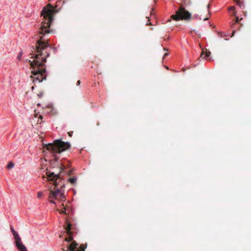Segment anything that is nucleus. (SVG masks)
<instances>
[{"label":"nucleus","instance_id":"obj_1","mask_svg":"<svg viewBox=\"0 0 251 251\" xmlns=\"http://www.w3.org/2000/svg\"><path fill=\"white\" fill-rule=\"evenodd\" d=\"M55 12V8L50 3L44 7L41 12V15L43 16L44 20L42 23L39 31V34L41 36L37 41L35 48H33L34 51H32L30 54L33 60L29 61L33 75L30 77L33 78V82L37 81L41 82L46 77L45 63L50 53L47 50L49 44L45 36L52 32L49 28L53 22V15Z\"/></svg>","mask_w":251,"mask_h":251},{"label":"nucleus","instance_id":"obj_2","mask_svg":"<svg viewBox=\"0 0 251 251\" xmlns=\"http://www.w3.org/2000/svg\"><path fill=\"white\" fill-rule=\"evenodd\" d=\"M70 147L71 145L69 142H65L60 140H56L53 143L46 145L44 148L46 147L47 150L51 152L54 160L55 161H57L59 158L57 156L56 154L60 153L70 148Z\"/></svg>","mask_w":251,"mask_h":251},{"label":"nucleus","instance_id":"obj_3","mask_svg":"<svg viewBox=\"0 0 251 251\" xmlns=\"http://www.w3.org/2000/svg\"><path fill=\"white\" fill-rule=\"evenodd\" d=\"M171 18L176 21L179 20L190 21L191 18V14L185 8L180 6L176 11V14L172 15Z\"/></svg>","mask_w":251,"mask_h":251},{"label":"nucleus","instance_id":"obj_4","mask_svg":"<svg viewBox=\"0 0 251 251\" xmlns=\"http://www.w3.org/2000/svg\"><path fill=\"white\" fill-rule=\"evenodd\" d=\"M64 187V185H61V188L58 189L55 188V190H50L49 199H54L57 201H64L66 200V198L64 195V191L63 188Z\"/></svg>","mask_w":251,"mask_h":251},{"label":"nucleus","instance_id":"obj_5","mask_svg":"<svg viewBox=\"0 0 251 251\" xmlns=\"http://www.w3.org/2000/svg\"><path fill=\"white\" fill-rule=\"evenodd\" d=\"M72 225L70 223L69 220L67 219L65 221L64 229L66 230V234L69 236L68 238H66L65 240L67 242H71L73 240L72 237V232L71 231Z\"/></svg>","mask_w":251,"mask_h":251},{"label":"nucleus","instance_id":"obj_6","mask_svg":"<svg viewBox=\"0 0 251 251\" xmlns=\"http://www.w3.org/2000/svg\"><path fill=\"white\" fill-rule=\"evenodd\" d=\"M46 175L48 181H53V184L55 186L59 185V182H57V180L60 178L59 175H55L53 172L50 173L48 171L46 172Z\"/></svg>","mask_w":251,"mask_h":251},{"label":"nucleus","instance_id":"obj_7","mask_svg":"<svg viewBox=\"0 0 251 251\" xmlns=\"http://www.w3.org/2000/svg\"><path fill=\"white\" fill-rule=\"evenodd\" d=\"M15 245L19 251H27L26 247L22 243V241L15 242Z\"/></svg>","mask_w":251,"mask_h":251},{"label":"nucleus","instance_id":"obj_8","mask_svg":"<svg viewBox=\"0 0 251 251\" xmlns=\"http://www.w3.org/2000/svg\"><path fill=\"white\" fill-rule=\"evenodd\" d=\"M44 110L46 112L48 113V114L51 115L54 114V109L51 105H48L45 108Z\"/></svg>","mask_w":251,"mask_h":251},{"label":"nucleus","instance_id":"obj_9","mask_svg":"<svg viewBox=\"0 0 251 251\" xmlns=\"http://www.w3.org/2000/svg\"><path fill=\"white\" fill-rule=\"evenodd\" d=\"M210 52L208 51L207 50H206L205 52L204 51V50H203L202 52L201 53V57H202L203 58L206 59L210 56Z\"/></svg>","mask_w":251,"mask_h":251},{"label":"nucleus","instance_id":"obj_10","mask_svg":"<svg viewBox=\"0 0 251 251\" xmlns=\"http://www.w3.org/2000/svg\"><path fill=\"white\" fill-rule=\"evenodd\" d=\"M13 235L15 240V242H20L22 241L21 238H20L19 235L16 231H13Z\"/></svg>","mask_w":251,"mask_h":251},{"label":"nucleus","instance_id":"obj_11","mask_svg":"<svg viewBox=\"0 0 251 251\" xmlns=\"http://www.w3.org/2000/svg\"><path fill=\"white\" fill-rule=\"evenodd\" d=\"M69 164L65 165V164H64V163H61L60 166L59 167L60 174L63 172L65 170V169H66V168H69Z\"/></svg>","mask_w":251,"mask_h":251},{"label":"nucleus","instance_id":"obj_12","mask_svg":"<svg viewBox=\"0 0 251 251\" xmlns=\"http://www.w3.org/2000/svg\"><path fill=\"white\" fill-rule=\"evenodd\" d=\"M62 206L63 207V210H60L59 211V213L62 214V213H64L65 214H67V213H66V206H64V204H62Z\"/></svg>","mask_w":251,"mask_h":251},{"label":"nucleus","instance_id":"obj_13","mask_svg":"<svg viewBox=\"0 0 251 251\" xmlns=\"http://www.w3.org/2000/svg\"><path fill=\"white\" fill-rule=\"evenodd\" d=\"M76 181V179L75 177H71L69 179V181L72 184H74L75 183Z\"/></svg>","mask_w":251,"mask_h":251},{"label":"nucleus","instance_id":"obj_14","mask_svg":"<svg viewBox=\"0 0 251 251\" xmlns=\"http://www.w3.org/2000/svg\"><path fill=\"white\" fill-rule=\"evenodd\" d=\"M235 1L238 5H239L240 7L242 6L243 3L240 0H234Z\"/></svg>","mask_w":251,"mask_h":251},{"label":"nucleus","instance_id":"obj_15","mask_svg":"<svg viewBox=\"0 0 251 251\" xmlns=\"http://www.w3.org/2000/svg\"><path fill=\"white\" fill-rule=\"evenodd\" d=\"M14 167V164L12 162L9 163V164L7 165V168L10 169H11Z\"/></svg>","mask_w":251,"mask_h":251},{"label":"nucleus","instance_id":"obj_16","mask_svg":"<svg viewBox=\"0 0 251 251\" xmlns=\"http://www.w3.org/2000/svg\"><path fill=\"white\" fill-rule=\"evenodd\" d=\"M229 10L230 11H235V7L234 6H231L229 8Z\"/></svg>","mask_w":251,"mask_h":251},{"label":"nucleus","instance_id":"obj_17","mask_svg":"<svg viewBox=\"0 0 251 251\" xmlns=\"http://www.w3.org/2000/svg\"><path fill=\"white\" fill-rule=\"evenodd\" d=\"M22 55V52H20L19 53V54H18V56H17L18 59H19V60H20V59H21V57Z\"/></svg>","mask_w":251,"mask_h":251},{"label":"nucleus","instance_id":"obj_18","mask_svg":"<svg viewBox=\"0 0 251 251\" xmlns=\"http://www.w3.org/2000/svg\"><path fill=\"white\" fill-rule=\"evenodd\" d=\"M43 195L42 193L41 192H38V198H40L41 196Z\"/></svg>","mask_w":251,"mask_h":251},{"label":"nucleus","instance_id":"obj_19","mask_svg":"<svg viewBox=\"0 0 251 251\" xmlns=\"http://www.w3.org/2000/svg\"><path fill=\"white\" fill-rule=\"evenodd\" d=\"M68 135L70 136V137H72V134H73V131H70V132H68Z\"/></svg>","mask_w":251,"mask_h":251},{"label":"nucleus","instance_id":"obj_20","mask_svg":"<svg viewBox=\"0 0 251 251\" xmlns=\"http://www.w3.org/2000/svg\"><path fill=\"white\" fill-rule=\"evenodd\" d=\"M50 199L49 201L51 203H53V204L56 203L53 200H51V199Z\"/></svg>","mask_w":251,"mask_h":251},{"label":"nucleus","instance_id":"obj_21","mask_svg":"<svg viewBox=\"0 0 251 251\" xmlns=\"http://www.w3.org/2000/svg\"><path fill=\"white\" fill-rule=\"evenodd\" d=\"M239 22V18L238 17H236V21L234 24L238 23Z\"/></svg>","mask_w":251,"mask_h":251},{"label":"nucleus","instance_id":"obj_22","mask_svg":"<svg viewBox=\"0 0 251 251\" xmlns=\"http://www.w3.org/2000/svg\"><path fill=\"white\" fill-rule=\"evenodd\" d=\"M218 35L220 37H223V34L221 32H219L218 33Z\"/></svg>","mask_w":251,"mask_h":251},{"label":"nucleus","instance_id":"obj_23","mask_svg":"<svg viewBox=\"0 0 251 251\" xmlns=\"http://www.w3.org/2000/svg\"><path fill=\"white\" fill-rule=\"evenodd\" d=\"M80 83H81L80 80H78V81H77L76 85H80Z\"/></svg>","mask_w":251,"mask_h":251},{"label":"nucleus","instance_id":"obj_24","mask_svg":"<svg viewBox=\"0 0 251 251\" xmlns=\"http://www.w3.org/2000/svg\"><path fill=\"white\" fill-rule=\"evenodd\" d=\"M10 229L11 230V232H12V234L13 233V231H15L12 226L10 227Z\"/></svg>","mask_w":251,"mask_h":251},{"label":"nucleus","instance_id":"obj_25","mask_svg":"<svg viewBox=\"0 0 251 251\" xmlns=\"http://www.w3.org/2000/svg\"><path fill=\"white\" fill-rule=\"evenodd\" d=\"M235 32V30H233V32L232 33V35L231 36V37H233L234 36V34Z\"/></svg>","mask_w":251,"mask_h":251},{"label":"nucleus","instance_id":"obj_26","mask_svg":"<svg viewBox=\"0 0 251 251\" xmlns=\"http://www.w3.org/2000/svg\"><path fill=\"white\" fill-rule=\"evenodd\" d=\"M71 174H72V171H69L67 173V174L68 175H70Z\"/></svg>","mask_w":251,"mask_h":251},{"label":"nucleus","instance_id":"obj_27","mask_svg":"<svg viewBox=\"0 0 251 251\" xmlns=\"http://www.w3.org/2000/svg\"><path fill=\"white\" fill-rule=\"evenodd\" d=\"M168 55V53H165L164 55V58L166 56Z\"/></svg>","mask_w":251,"mask_h":251},{"label":"nucleus","instance_id":"obj_28","mask_svg":"<svg viewBox=\"0 0 251 251\" xmlns=\"http://www.w3.org/2000/svg\"><path fill=\"white\" fill-rule=\"evenodd\" d=\"M208 19V18H205V19H204V20H205H205H207Z\"/></svg>","mask_w":251,"mask_h":251},{"label":"nucleus","instance_id":"obj_29","mask_svg":"<svg viewBox=\"0 0 251 251\" xmlns=\"http://www.w3.org/2000/svg\"><path fill=\"white\" fill-rule=\"evenodd\" d=\"M42 118V116L40 115V118Z\"/></svg>","mask_w":251,"mask_h":251}]
</instances>
